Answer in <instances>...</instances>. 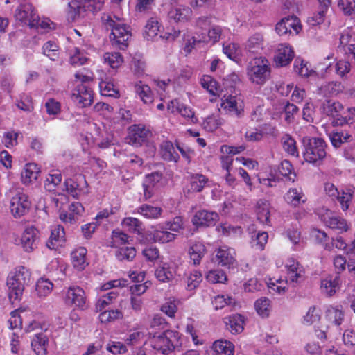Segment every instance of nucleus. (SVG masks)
Masks as SVG:
<instances>
[{"mask_svg":"<svg viewBox=\"0 0 355 355\" xmlns=\"http://www.w3.org/2000/svg\"><path fill=\"white\" fill-rule=\"evenodd\" d=\"M31 279L30 270L23 266H18L9 272L6 284L8 297L12 304L21 300L24 287L30 283Z\"/></svg>","mask_w":355,"mask_h":355,"instance_id":"obj_1","label":"nucleus"},{"mask_svg":"<svg viewBox=\"0 0 355 355\" xmlns=\"http://www.w3.org/2000/svg\"><path fill=\"white\" fill-rule=\"evenodd\" d=\"M286 270V279H277L274 281L271 279L268 283V288L277 293H283L286 290L288 282L297 283L302 281L304 275L303 266L295 259L288 258L285 263Z\"/></svg>","mask_w":355,"mask_h":355,"instance_id":"obj_2","label":"nucleus"},{"mask_svg":"<svg viewBox=\"0 0 355 355\" xmlns=\"http://www.w3.org/2000/svg\"><path fill=\"white\" fill-rule=\"evenodd\" d=\"M103 21L107 29L111 30L110 40L112 45L124 49L128 46V41L131 36L128 26L116 17L107 15L103 17Z\"/></svg>","mask_w":355,"mask_h":355,"instance_id":"obj_3","label":"nucleus"},{"mask_svg":"<svg viewBox=\"0 0 355 355\" xmlns=\"http://www.w3.org/2000/svg\"><path fill=\"white\" fill-rule=\"evenodd\" d=\"M150 334V344L157 352L163 354H168L176 347L181 345L179 333L175 331H166L161 334Z\"/></svg>","mask_w":355,"mask_h":355,"instance_id":"obj_4","label":"nucleus"},{"mask_svg":"<svg viewBox=\"0 0 355 355\" xmlns=\"http://www.w3.org/2000/svg\"><path fill=\"white\" fill-rule=\"evenodd\" d=\"M270 74V64L264 57L255 58L248 64L247 76L254 84L263 85L269 79Z\"/></svg>","mask_w":355,"mask_h":355,"instance_id":"obj_5","label":"nucleus"},{"mask_svg":"<svg viewBox=\"0 0 355 355\" xmlns=\"http://www.w3.org/2000/svg\"><path fill=\"white\" fill-rule=\"evenodd\" d=\"M302 142L304 146L303 155L306 162L315 163L326 157L327 144L322 139L318 137H304L303 138Z\"/></svg>","mask_w":355,"mask_h":355,"instance_id":"obj_6","label":"nucleus"},{"mask_svg":"<svg viewBox=\"0 0 355 355\" xmlns=\"http://www.w3.org/2000/svg\"><path fill=\"white\" fill-rule=\"evenodd\" d=\"M10 209L15 218L25 215L31 206L28 196L22 189L10 190Z\"/></svg>","mask_w":355,"mask_h":355,"instance_id":"obj_7","label":"nucleus"},{"mask_svg":"<svg viewBox=\"0 0 355 355\" xmlns=\"http://www.w3.org/2000/svg\"><path fill=\"white\" fill-rule=\"evenodd\" d=\"M104 0H71L68 3L72 17H83L87 10L96 12L101 10Z\"/></svg>","mask_w":355,"mask_h":355,"instance_id":"obj_8","label":"nucleus"},{"mask_svg":"<svg viewBox=\"0 0 355 355\" xmlns=\"http://www.w3.org/2000/svg\"><path fill=\"white\" fill-rule=\"evenodd\" d=\"M316 212L320 219L329 227L340 232H346L349 229L347 221L328 208L325 207L318 208Z\"/></svg>","mask_w":355,"mask_h":355,"instance_id":"obj_9","label":"nucleus"},{"mask_svg":"<svg viewBox=\"0 0 355 355\" xmlns=\"http://www.w3.org/2000/svg\"><path fill=\"white\" fill-rule=\"evenodd\" d=\"M219 110L226 114L241 117L244 112L243 102L237 96L225 94L221 98Z\"/></svg>","mask_w":355,"mask_h":355,"instance_id":"obj_10","label":"nucleus"},{"mask_svg":"<svg viewBox=\"0 0 355 355\" xmlns=\"http://www.w3.org/2000/svg\"><path fill=\"white\" fill-rule=\"evenodd\" d=\"M321 109L324 114L334 118L333 123L336 125H343L352 120L351 116L341 115L344 107L339 102L331 100L325 101L322 103Z\"/></svg>","mask_w":355,"mask_h":355,"instance_id":"obj_11","label":"nucleus"},{"mask_svg":"<svg viewBox=\"0 0 355 355\" xmlns=\"http://www.w3.org/2000/svg\"><path fill=\"white\" fill-rule=\"evenodd\" d=\"M64 303L70 306L84 309L86 307V296L83 288L78 286H69L63 291Z\"/></svg>","mask_w":355,"mask_h":355,"instance_id":"obj_12","label":"nucleus"},{"mask_svg":"<svg viewBox=\"0 0 355 355\" xmlns=\"http://www.w3.org/2000/svg\"><path fill=\"white\" fill-rule=\"evenodd\" d=\"M15 17L16 20L30 27L37 23V12L30 3H21L15 11Z\"/></svg>","mask_w":355,"mask_h":355,"instance_id":"obj_13","label":"nucleus"},{"mask_svg":"<svg viewBox=\"0 0 355 355\" xmlns=\"http://www.w3.org/2000/svg\"><path fill=\"white\" fill-rule=\"evenodd\" d=\"M324 191L329 196L338 199L343 211L349 208L354 193L351 188H345L340 192L334 184L327 182L324 184Z\"/></svg>","mask_w":355,"mask_h":355,"instance_id":"obj_14","label":"nucleus"},{"mask_svg":"<svg viewBox=\"0 0 355 355\" xmlns=\"http://www.w3.org/2000/svg\"><path fill=\"white\" fill-rule=\"evenodd\" d=\"M151 135V131L145 125L141 124L133 125L129 128L128 142L133 146H139Z\"/></svg>","mask_w":355,"mask_h":355,"instance_id":"obj_15","label":"nucleus"},{"mask_svg":"<svg viewBox=\"0 0 355 355\" xmlns=\"http://www.w3.org/2000/svg\"><path fill=\"white\" fill-rule=\"evenodd\" d=\"M294 51L288 44H279L275 51L274 62L276 67H282L290 64L294 58Z\"/></svg>","mask_w":355,"mask_h":355,"instance_id":"obj_16","label":"nucleus"},{"mask_svg":"<svg viewBox=\"0 0 355 355\" xmlns=\"http://www.w3.org/2000/svg\"><path fill=\"white\" fill-rule=\"evenodd\" d=\"M300 30V21L295 16L283 18L277 24L275 27V31L279 35H283L286 33L297 34Z\"/></svg>","mask_w":355,"mask_h":355,"instance_id":"obj_17","label":"nucleus"},{"mask_svg":"<svg viewBox=\"0 0 355 355\" xmlns=\"http://www.w3.org/2000/svg\"><path fill=\"white\" fill-rule=\"evenodd\" d=\"M39 232L33 227L24 230L21 236V246L26 252H31L37 248Z\"/></svg>","mask_w":355,"mask_h":355,"instance_id":"obj_18","label":"nucleus"},{"mask_svg":"<svg viewBox=\"0 0 355 355\" xmlns=\"http://www.w3.org/2000/svg\"><path fill=\"white\" fill-rule=\"evenodd\" d=\"M71 98L81 107L89 106L93 103V91L84 84L77 86V89L72 94Z\"/></svg>","mask_w":355,"mask_h":355,"instance_id":"obj_19","label":"nucleus"},{"mask_svg":"<svg viewBox=\"0 0 355 355\" xmlns=\"http://www.w3.org/2000/svg\"><path fill=\"white\" fill-rule=\"evenodd\" d=\"M64 186L67 192L76 198H78L87 193V182L80 175L76 177L75 179L66 180Z\"/></svg>","mask_w":355,"mask_h":355,"instance_id":"obj_20","label":"nucleus"},{"mask_svg":"<svg viewBox=\"0 0 355 355\" xmlns=\"http://www.w3.org/2000/svg\"><path fill=\"white\" fill-rule=\"evenodd\" d=\"M235 250L227 246H221L216 250V259L222 266L234 268L236 265Z\"/></svg>","mask_w":355,"mask_h":355,"instance_id":"obj_21","label":"nucleus"},{"mask_svg":"<svg viewBox=\"0 0 355 355\" xmlns=\"http://www.w3.org/2000/svg\"><path fill=\"white\" fill-rule=\"evenodd\" d=\"M218 220L219 216L216 212L201 210L195 214L192 222L196 227H209L214 226Z\"/></svg>","mask_w":355,"mask_h":355,"instance_id":"obj_22","label":"nucleus"},{"mask_svg":"<svg viewBox=\"0 0 355 355\" xmlns=\"http://www.w3.org/2000/svg\"><path fill=\"white\" fill-rule=\"evenodd\" d=\"M340 288V278L338 275H329L321 280V292L327 297L333 296Z\"/></svg>","mask_w":355,"mask_h":355,"instance_id":"obj_23","label":"nucleus"},{"mask_svg":"<svg viewBox=\"0 0 355 355\" xmlns=\"http://www.w3.org/2000/svg\"><path fill=\"white\" fill-rule=\"evenodd\" d=\"M325 319L338 329L345 320V313L340 306H329L325 311Z\"/></svg>","mask_w":355,"mask_h":355,"instance_id":"obj_24","label":"nucleus"},{"mask_svg":"<svg viewBox=\"0 0 355 355\" xmlns=\"http://www.w3.org/2000/svg\"><path fill=\"white\" fill-rule=\"evenodd\" d=\"M40 173V168L35 163H28L24 166L21 173V182L30 185L35 182Z\"/></svg>","mask_w":355,"mask_h":355,"instance_id":"obj_25","label":"nucleus"},{"mask_svg":"<svg viewBox=\"0 0 355 355\" xmlns=\"http://www.w3.org/2000/svg\"><path fill=\"white\" fill-rule=\"evenodd\" d=\"M176 266L173 263H163L158 267L155 275L157 279L162 282H167L173 280L177 273Z\"/></svg>","mask_w":355,"mask_h":355,"instance_id":"obj_26","label":"nucleus"},{"mask_svg":"<svg viewBox=\"0 0 355 355\" xmlns=\"http://www.w3.org/2000/svg\"><path fill=\"white\" fill-rule=\"evenodd\" d=\"M65 241V232L64 227L60 225H54L51 229V236L46 243L49 249H55L62 246Z\"/></svg>","mask_w":355,"mask_h":355,"instance_id":"obj_27","label":"nucleus"},{"mask_svg":"<svg viewBox=\"0 0 355 355\" xmlns=\"http://www.w3.org/2000/svg\"><path fill=\"white\" fill-rule=\"evenodd\" d=\"M69 213L62 212L60 214V220L65 223H73L84 211V207L81 203L75 202L69 207Z\"/></svg>","mask_w":355,"mask_h":355,"instance_id":"obj_28","label":"nucleus"},{"mask_svg":"<svg viewBox=\"0 0 355 355\" xmlns=\"http://www.w3.org/2000/svg\"><path fill=\"white\" fill-rule=\"evenodd\" d=\"M209 182V179L202 174H192L189 178V184L186 193L200 192Z\"/></svg>","mask_w":355,"mask_h":355,"instance_id":"obj_29","label":"nucleus"},{"mask_svg":"<svg viewBox=\"0 0 355 355\" xmlns=\"http://www.w3.org/2000/svg\"><path fill=\"white\" fill-rule=\"evenodd\" d=\"M207 249L202 242L194 241L189 248V254L194 265H199L205 255Z\"/></svg>","mask_w":355,"mask_h":355,"instance_id":"obj_30","label":"nucleus"},{"mask_svg":"<svg viewBox=\"0 0 355 355\" xmlns=\"http://www.w3.org/2000/svg\"><path fill=\"white\" fill-rule=\"evenodd\" d=\"M48 345L49 338L44 333L36 334L31 340V347L37 355H45Z\"/></svg>","mask_w":355,"mask_h":355,"instance_id":"obj_31","label":"nucleus"},{"mask_svg":"<svg viewBox=\"0 0 355 355\" xmlns=\"http://www.w3.org/2000/svg\"><path fill=\"white\" fill-rule=\"evenodd\" d=\"M191 10L182 5H177L171 8L168 12V17L175 21H184L188 20L191 15Z\"/></svg>","mask_w":355,"mask_h":355,"instance_id":"obj_32","label":"nucleus"},{"mask_svg":"<svg viewBox=\"0 0 355 355\" xmlns=\"http://www.w3.org/2000/svg\"><path fill=\"white\" fill-rule=\"evenodd\" d=\"M284 199L288 204L294 207H297L301 203H304L306 200L300 187L289 189L285 194Z\"/></svg>","mask_w":355,"mask_h":355,"instance_id":"obj_33","label":"nucleus"},{"mask_svg":"<svg viewBox=\"0 0 355 355\" xmlns=\"http://www.w3.org/2000/svg\"><path fill=\"white\" fill-rule=\"evenodd\" d=\"M162 157L168 162H178L180 157L172 142L164 141L160 145Z\"/></svg>","mask_w":355,"mask_h":355,"instance_id":"obj_34","label":"nucleus"},{"mask_svg":"<svg viewBox=\"0 0 355 355\" xmlns=\"http://www.w3.org/2000/svg\"><path fill=\"white\" fill-rule=\"evenodd\" d=\"M330 5V0H323L322 3L320 4L319 10L312 16L308 17V24L310 26H316L322 24L325 20L326 14Z\"/></svg>","mask_w":355,"mask_h":355,"instance_id":"obj_35","label":"nucleus"},{"mask_svg":"<svg viewBox=\"0 0 355 355\" xmlns=\"http://www.w3.org/2000/svg\"><path fill=\"white\" fill-rule=\"evenodd\" d=\"M264 47V37L260 33H255L249 37L245 44V49L252 53H258Z\"/></svg>","mask_w":355,"mask_h":355,"instance_id":"obj_36","label":"nucleus"},{"mask_svg":"<svg viewBox=\"0 0 355 355\" xmlns=\"http://www.w3.org/2000/svg\"><path fill=\"white\" fill-rule=\"evenodd\" d=\"M87 249L83 247H80L71 252L72 264L77 270H82L87 266Z\"/></svg>","mask_w":355,"mask_h":355,"instance_id":"obj_37","label":"nucleus"},{"mask_svg":"<svg viewBox=\"0 0 355 355\" xmlns=\"http://www.w3.org/2000/svg\"><path fill=\"white\" fill-rule=\"evenodd\" d=\"M225 322L232 334L241 333L244 329V318L240 314H234L225 318Z\"/></svg>","mask_w":355,"mask_h":355,"instance_id":"obj_38","label":"nucleus"},{"mask_svg":"<svg viewBox=\"0 0 355 355\" xmlns=\"http://www.w3.org/2000/svg\"><path fill=\"white\" fill-rule=\"evenodd\" d=\"M234 345L227 340H216L212 345V349L218 355H234Z\"/></svg>","mask_w":355,"mask_h":355,"instance_id":"obj_39","label":"nucleus"},{"mask_svg":"<svg viewBox=\"0 0 355 355\" xmlns=\"http://www.w3.org/2000/svg\"><path fill=\"white\" fill-rule=\"evenodd\" d=\"M270 203L266 200H259L257 203L256 214L257 220L263 223H268L270 217Z\"/></svg>","mask_w":355,"mask_h":355,"instance_id":"obj_40","label":"nucleus"},{"mask_svg":"<svg viewBox=\"0 0 355 355\" xmlns=\"http://www.w3.org/2000/svg\"><path fill=\"white\" fill-rule=\"evenodd\" d=\"M121 225L125 230L137 234H141L144 230L143 223L136 218H125L122 220Z\"/></svg>","mask_w":355,"mask_h":355,"instance_id":"obj_41","label":"nucleus"},{"mask_svg":"<svg viewBox=\"0 0 355 355\" xmlns=\"http://www.w3.org/2000/svg\"><path fill=\"white\" fill-rule=\"evenodd\" d=\"M103 63L112 69H118L123 62V58L119 52H106L103 55Z\"/></svg>","mask_w":355,"mask_h":355,"instance_id":"obj_42","label":"nucleus"},{"mask_svg":"<svg viewBox=\"0 0 355 355\" xmlns=\"http://www.w3.org/2000/svg\"><path fill=\"white\" fill-rule=\"evenodd\" d=\"M137 212L146 218L155 219L161 216L162 209L158 207L143 205L137 209Z\"/></svg>","mask_w":355,"mask_h":355,"instance_id":"obj_43","label":"nucleus"},{"mask_svg":"<svg viewBox=\"0 0 355 355\" xmlns=\"http://www.w3.org/2000/svg\"><path fill=\"white\" fill-rule=\"evenodd\" d=\"M203 88L207 89L214 96L220 95V89L217 82L210 76H203L200 80Z\"/></svg>","mask_w":355,"mask_h":355,"instance_id":"obj_44","label":"nucleus"},{"mask_svg":"<svg viewBox=\"0 0 355 355\" xmlns=\"http://www.w3.org/2000/svg\"><path fill=\"white\" fill-rule=\"evenodd\" d=\"M160 25L156 18H150L146 23L144 29V35L147 40H153L160 32Z\"/></svg>","mask_w":355,"mask_h":355,"instance_id":"obj_45","label":"nucleus"},{"mask_svg":"<svg viewBox=\"0 0 355 355\" xmlns=\"http://www.w3.org/2000/svg\"><path fill=\"white\" fill-rule=\"evenodd\" d=\"M135 89L142 101L146 103H151L153 101V94L150 87L139 82L135 85Z\"/></svg>","mask_w":355,"mask_h":355,"instance_id":"obj_46","label":"nucleus"},{"mask_svg":"<svg viewBox=\"0 0 355 355\" xmlns=\"http://www.w3.org/2000/svg\"><path fill=\"white\" fill-rule=\"evenodd\" d=\"M62 175L58 171L49 173L44 182V187L49 191H54L56 187L61 183Z\"/></svg>","mask_w":355,"mask_h":355,"instance_id":"obj_47","label":"nucleus"},{"mask_svg":"<svg viewBox=\"0 0 355 355\" xmlns=\"http://www.w3.org/2000/svg\"><path fill=\"white\" fill-rule=\"evenodd\" d=\"M150 235L152 236L153 239L155 242H159L161 243H166L168 242H171L176 239V234L168 232L166 230H155L151 232Z\"/></svg>","mask_w":355,"mask_h":355,"instance_id":"obj_48","label":"nucleus"},{"mask_svg":"<svg viewBox=\"0 0 355 355\" xmlns=\"http://www.w3.org/2000/svg\"><path fill=\"white\" fill-rule=\"evenodd\" d=\"M223 124L222 119L214 114L207 116L202 123L203 129L208 132H213L218 129Z\"/></svg>","mask_w":355,"mask_h":355,"instance_id":"obj_49","label":"nucleus"},{"mask_svg":"<svg viewBox=\"0 0 355 355\" xmlns=\"http://www.w3.org/2000/svg\"><path fill=\"white\" fill-rule=\"evenodd\" d=\"M89 58L78 48H74L70 52L69 62L73 66H81L87 63Z\"/></svg>","mask_w":355,"mask_h":355,"instance_id":"obj_50","label":"nucleus"},{"mask_svg":"<svg viewBox=\"0 0 355 355\" xmlns=\"http://www.w3.org/2000/svg\"><path fill=\"white\" fill-rule=\"evenodd\" d=\"M283 148L286 152L293 156H298V150L295 140L289 135H284L281 139Z\"/></svg>","mask_w":355,"mask_h":355,"instance_id":"obj_51","label":"nucleus"},{"mask_svg":"<svg viewBox=\"0 0 355 355\" xmlns=\"http://www.w3.org/2000/svg\"><path fill=\"white\" fill-rule=\"evenodd\" d=\"M99 87L103 96L114 98L120 96L118 88L112 82L102 81L99 84Z\"/></svg>","mask_w":355,"mask_h":355,"instance_id":"obj_52","label":"nucleus"},{"mask_svg":"<svg viewBox=\"0 0 355 355\" xmlns=\"http://www.w3.org/2000/svg\"><path fill=\"white\" fill-rule=\"evenodd\" d=\"M53 288V283L47 279L40 278L36 284V291L40 297H46L49 295Z\"/></svg>","mask_w":355,"mask_h":355,"instance_id":"obj_53","label":"nucleus"},{"mask_svg":"<svg viewBox=\"0 0 355 355\" xmlns=\"http://www.w3.org/2000/svg\"><path fill=\"white\" fill-rule=\"evenodd\" d=\"M293 68L295 72L301 76L308 77L313 72L309 63L299 58L295 60Z\"/></svg>","mask_w":355,"mask_h":355,"instance_id":"obj_54","label":"nucleus"},{"mask_svg":"<svg viewBox=\"0 0 355 355\" xmlns=\"http://www.w3.org/2000/svg\"><path fill=\"white\" fill-rule=\"evenodd\" d=\"M270 306V300L266 297L257 300L254 304L257 313L263 318L269 315Z\"/></svg>","mask_w":355,"mask_h":355,"instance_id":"obj_55","label":"nucleus"},{"mask_svg":"<svg viewBox=\"0 0 355 355\" xmlns=\"http://www.w3.org/2000/svg\"><path fill=\"white\" fill-rule=\"evenodd\" d=\"M206 279L211 284L225 283L227 281V276L222 270H211L207 272Z\"/></svg>","mask_w":355,"mask_h":355,"instance_id":"obj_56","label":"nucleus"},{"mask_svg":"<svg viewBox=\"0 0 355 355\" xmlns=\"http://www.w3.org/2000/svg\"><path fill=\"white\" fill-rule=\"evenodd\" d=\"M136 255V250L132 247H121L116 252V257L119 261H130Z\"/></svg>","mask_w":355,"mask_h":355,"instance_id":"obj_57","label":"nucleus"},{"mask_svg":"<svg viewBox=\"0 0 355 355\" xmlns=\"http://www.w3.org/2000/svg\"><path fill=\"white\" fill-rule=\"evenodd\" d=\"M58 46L52 41L46 42L42 46L43 53L51 60H55L58 58Z\"/></svg>","mask_w":355,"mask_h":355,"instance_id":"obj_58","label":"nucleus"},{"mask_svg":"<svg viewBox=\"0 0 355 355\" xmlns=\"http://www.w3.org/2000/svg\"><path fill=\"white\" fill-rule=\"evenodd\" d=\"M234 299L227 295H218L212 300V304L216 309H221L227 305L234 304Z\"/></svg>","mask_w":355,"mask_h":355,"instance_id":"obj_59","label":"nucleus"},{"mask_svg":"<svg viewBox=\"0 0 355 355\" xmlns=\"http://www.w3.org/2000/svg\"><path fill=\"white\" fill-rule=\"evenodd\" d=\"M340 89V84L336 82L326 83L319 87L320 94L323 96L336 94Z\"/></svg>","mask_w":355,"mask_h":355,"instance_id":"obj_60","label":"nucleus"},{"mask_svg":"<svg viewBox=\"0 0 355 355\" xmlns=\"http://www.w3.org/2000/svg\"><path fill=\"white\" fill-rule=\"evenodd\" d=\"M118 293L116 292L110 291L107 295L101 297L96 305L97 310L102 311L107 306L112 304L116 299Z\"/></svg>","mask_w":355,"mask_h":355,"instance_id":"obj_61","label":"nucleus"},{"mask_svg":"<svg viewBox=\"0 0 355 355\" xmlns=\"http://www.w3.org/2000/svg\"><path fill=\"white\" fill-rule=\"evenodd\" d=\"M225 28H222L218 25H213L211 26L208 31V40L209 42L215 44L218 42L221 38L222 35L225 33Z\"/></svg>","mask_w":355,"mask_h":355,"instance_id":"obj_62","label":"nucleus"},{"mask_svg":"<svg viewBox=\"0 0 355 355\" xmlns=\"http://www.w3.org/2000/svg\"><path fill=\"white\" fill-rule=\"evenodd\" d=\"M252 246L259 250H263L268 239V234L266 232H254V235H252Z\"/></svg>","mask_w":355,"mask_h":355,"instance_id":"obj_63","label":"nucleus"},{"mask_svg":"<svg viewBox=\"0 0 355 355\" xmlns=\"http://www.w3.org/2000/svg\"><path fill=\"white\" fill-rule=\"evenodd\" d=\"M202 277L200 272L194 270L187 277V289L189 291H193L196 289L202 282Z\"/></svg>","mask_w":355,"mask_h":355,"instance_id":"obj_64","label":"nucleus"}]
</instances>
